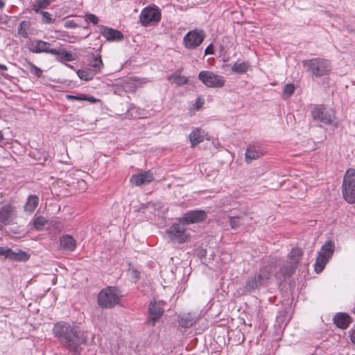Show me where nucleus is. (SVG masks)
<instances>
[{
	"label": "nucleus",
	"instance_id": "1",
	"mask_svg": "<svg viewBox=\"0 0 355 355\" xmlns=\"http://www.w3.org/2000/svg\"><path fill=\"white\" fill-rule=\"evenodd\" d=\"M55 338L73 355H80L81 345L85 343L86 338L80 327L75 323L57 322L53 329Z\"/></svg>",
	"mask_w": 355,
	"mask_h": 355
},
{
	"label": "nucleus",
	"instance_id": "2",
	"mask_svg": "<svg viewBox=\"0 0 355 355\" xmlns=\"http://www.w3.org/2000/svg\"><path fill=\"white\" fill-rule=\"evenodd\" d=\"M302 64L307 71L317 77L328 74L331 69L329 60L322 58L306 60L302 62Z\"/></svg>",
	"mask_w": 355,
	"mask_h": 355
},
{
	"label": "nucleus",
	"instance_id": "3",
	"mask_svg": "<svg viewBox=\"0 0 355 355\" xmlns=\"http://www.w3.org/2000/svg\"><path fill=\"white\" fill-rule=\"evenodd\" d=\"M121 297L119 289L110 286L98 293V303L103 308L111 309L119 303Z\"/></svg>",
	"mask_w": 355,
	"mask_h": 355
},
{
	"label": "nucleus",
	"instance_id": "4",
	"mask_svg": "<svg viewBox=\"0 0 355 355\" xmlns=\"http://www.w3.org/2000/svg\"><path fill=\"white\" fill-rule=\"evenodd\" d=\"M302 256V251L300 248H293L288 254V263L283 266L279 270V273H276L275 276L277 279H280L281 277L286 278L291 276L294 273L297 264L300 261Z\"/></svg>",
	"mask_w": 355,
	"mask_h": 355
},
{
	"label": "nucleus",
	"instance_id": "5",
	"mask_svg": "<svg viewBox=\"0 0 355 355\" xmlns=\"http://www.w3.org/2000/svg\"><path fill=\"white\" fill-rule=\"evenodd\" d=\"M343 198L349 204L355 202V169L348 168L342 184Z\"/></svg>",
	"mask_w": 355,
	"mask_h": 355
},
{
	"label": "nucleus",
	"instance_id": "6",
	"mask_svg": "<svg viewBox=\"0 0 355 355\" xmlns=\"http://www.w3.org/2000/svg\"><path fill=\"white\" fill-rule=\"evenodd\" d=\"M335 250L334 243L331 241H327L318 252V257L315 263V271L320 273L322 271L324 266L331 258Z\"/></svg>",
	"mask_w": 355,
	"mask_h": 355
},
{
	"label": "nucleus",
	"instance_id": "7",
	"mask_svg": "<svg viewBox=\"0 0 355 355\" xmlns=\"http://www.w3.org/2000/svg\"><path fill=\"white\" fill-rule=\"evenodd\" d=\"M161 17V11L157 6H147L139 15V22L143 26H148L159 22Z\"/></svg>",
	"mask_w": 355,
	"mask_h": 355
},
{
	"label": "nucleus",
	"instance_id": "8",
	"mask_svg": "<svg viewBox=\"0 0 355 355\" xmlns=\"http://www.w3.org/2000/svg\"><path fill=\"white\" fill-rule=\"evenodd\" d=\"M311 116L314 120L338 127V123L334 121L336 116L332 110H327L323 106H315L311 111Z\"/></svg>",
	"mask_w": 355,
	"mask_h": 355
},
{
	"label": "nucleus",
	"instance_id": "9",
	"mask_svg": "<svg viewBox=\"0 0 355 355\" xmlns=\"http://www.w3.org/2000/svg\"><path fill=\"white\" fill-rule=\"evenodd\" d=\"M198 79L207 87L219 88L224 86L225 79L211 71H202L198 74Z\"/></svg>",
	"mask_w": 355,
	"mask_h": 355
},
{
	"label": "nucleus",
	"instance_id": "10",
	"mask_svg": "<svg viewBox=\"0 0 355 355\" xmlns=\"http://www.w3.org/2000/svg\"><path fill=\"white\" fill-rule=\"evenodd\" d=\"M186 224L183 223H173L168 230L167 234L171 241L183 243L187 241L189 234L185 227Z\"/></svg>",
	"mask_w": 355,
	"mask_h": 355
},
{
	"label": "nucleus",
	"instance_id": "11",
	"mask_svg": "<svg viewBox=\"0 0 355 355\" xmlns=\"http://www.w3.org/2000/svg\"><path fill=\"white\" fill-rule=\"evenodd\" d=\"M205 39L202 31L193 30L188 32L184 37V44L187 49H193L199 46Z\"/></svg>",
	"mask_w": 355,
	"mask_h": 355
},
{
	"label": "nucleus",
	"instance_id": "12",
	"mask_svg": "<svg viewBox=\"0 0 355 355\" xmlns=\"http://www.w3.org/2000/svg\"><path fill=\"white\" fill-rule=\"evenodd\" d=\"M4 257L11 261H26L29 259V255L21 250L16 249L15 250L7 246L0 247V257Z\"/></svg>",
	"mask_w": 355,
	"mask_h": 355
},
{
	"label": "nucleus",
	"instance_id": "13",
	"mask_svg": "<svg viewBox=\"0 0 355 355\" xmlns=\"http://www.w3.org/2000/svg\"><path fill=\"white\" fill-rule=\"evenodd\" d=\"M206 218V211L203 210H193L187 212L182 217L178 219V221L185 223L186 225H189L201 222Z\"/></svg>",
	"mask_w": 355,
	"mask_h": 355
},
{
	"label": "nucleus",
	"instance_id": "14",
	"mask_svg": "<svg viewBox=\"0 0 355 355\" xmlns=\"http://www.w3.org/2000/svg\"><path fill=\"white\" fill-rule=\"evenodd\" d=\"M164 303L162 301L150 302L148 306V322L153 325L164 313Z\"/></svg>",
	"mask_w": 355,
	"mask_h": 355
},
{
	"label": "nucleus",
	"instance_id": "15",
	"mask_svg": "<svg viewBox=\"0 0 355 355\" xmlns=\"http://www.w3.org/2000/svg\"><path fill=\"white\" fill-rule=\"evenodd\" d=\"M153 180V173L150 171H146L133 175L130 181L135 186H141L151 182Z\"/></svg>",
	"mask_w": 355,
	"mask_h": 355
},
{
	"label": "nucleus",
	"instance_id": "16",
	"mask_svg": "<svg viewBox=\"0 0 355 355\" xmlns=\"http://www.w3.org/2000/svg\"><path fill=\"white\" fill-rule=\"evenodd\" d=\"M99 31L109 41H120L123 39V35L116 29L101 26Z\"/></svg>",
	"mask_w": 355,
	"mask_h": 355
},
{
	"label": "nucleus",
	"instance_id": "17",
	"mask_svg": "<svg viewBox=\"0 0 355 355\" xmlns=\"http://www.w3.org/2000/svg\"><path fill=\"white\" fill-rule=\"evenodd\" d=\"M54 49L51 48L49 42L37 40L33 43L30 51L35 53H47L52 55Z\"/></svg>",
	"mask_w": 355,
	"mask_h": 355
},
{
	"label": "nucleus",
	"instance_id": "18",
	"mask_svg": "<svg viewBox=\"0 0 355 355\" xmlns=\"http://www.w3.org/2000/svg\"><path fill=\"white\" fill-rule=\"evenodd\" d=\"M60 246L64 251L73 252L76 248V241L71 235H63L60 238Z\"/></svg>",
	"mask_w": 355,
	"mask_h": 355
},
{
	"label": "nucleus",
	"instance_id": "19",
	"mask_svg": "<svg viewBox=\"0 0 355 355\" xmlns=\"http://www.w3.org/2000/svg\"><path fill=\"white\" fill-rule=\"evenodd\" d=\"M144 82L137 77H128L122 81V87L124 91L131 92L135 91Z\"/></svg>",
	"mask_w": 355,
	"mask_h": 355
},
{
	"label": "nucleus",
	"instance_id": "20",
	"mask_svg": "<svg viewBox=\"0 0 355 355\" xmlns=\"http://www.w3.org/2000/svg\"><path fill=\"white\" fill-rule=\"evenodd\" d=\"M334 324L342 329H345L351 323L352 320L350 316L345 313H338L334 317Z\"/></svg>",
	"mask_w": 355,
	"mask_h": 355
},
{
	"label": "nucleus",
	"instance_id": "21",
	"mask_svg": "<svg viewBox=\"0 0 355 355\" xmlns=\"http://www.w3.org/2000/svg\"><path fill=\"white\" fill-rule=\"evenodd\" d=\"M52 55H56V59L62 62L65 61L70 62L76 60V58L72 53L61 48L55 49Z\"/></svg>",
	"mask_w": 355,
	"mask_h": 355
},
{
	"label": "nucleus",
	"instance_id": "22",
	"mask_svg": "<svg viewBox=\"0 0 355 355\" xmlns=\"http://www.w3.org/2000/svg\"><path fill=\"white\" fill-rule=\"evenodd\" d=\"M205 139V132L200 129L196 128L189 135V140L192 147L202 142Z\"/></svg>",
	"mask_w": 355,
	"mask_h": 355
},
{
	"label": "nucleus",
	"instance_id": "23",
	"mask_svg": "<svg viewBox=\"0 0 355 355\" xmlns=\"http://www.w3.org/2000/svg\"><path fill=\"white\" fill-rule=\"evenodd\" d=\"M39 203V198L35 195H30L26 204L24 205V211L28 214H32Z\"/></svg>",
	"mask_w": 355,
	"mask_h": 355
},
{
	"label": "nucleus",
	"instance_id": "24",
	"mask_svg": "<svg viewBox=\"0 0 355 355\" xmlns=\"http://www.w3.org/2000/svg\"><path fill=\"white\" fill-rule=\"evenodd\" d=\"M262 155V151L260 150L259 148L254 146L249 147L245 152L246 162L248 163H250L252 161L259 158Z\"/></svg>",
	"mask_w": 355,
	"mask_h": 355
},
{
	"label": "nucleus",
	"instance_id": "25",
	"mask_svg": "<svg viewBox=\"0 0 355 355\" xmlns=\"http://www.w3.org/2000/svg\"><path fill=\"white\" fill-rule=\"evenodd\" d=\"M12 211V207L10 205L3 206L0 209V222L4 225L8 224Z\"/></svg>",
	"mask_w": 355,
	"mask_h": 355
},
{
	"label": "nucleus",
	"instance_id": "26",
	"mask_svg": "<svg viewBox=\"0 0 355 355\" xmlns=\"http://www.w3.org/2000/svg\"><path fill=\"white\" fill-rule=\"evenodd\" d=\"M263 283L261 279L259 278V275H254L253 277H250L245 284V289L250 292L254 291L258 288L260 286H261Z\"/></svg>",
	"mask_w": 355,
	"mask_h": 355
},
{
	"label": "nucleus",
	"instance_id": "27",
	"mask_svg": "<svg viewBox=\"0 0 355 355\" xmlns=\"http://www.w3.org/2000/svg\"><path fill=\"white\" fill-rule=\"evenodd\" d=\"M196 321V318L191 313L183 314L180 317L179 324L184 328L191 327Z\"/></svg>",
	"mask_w": 355,
	"mask_h": 355
},
{
	"label": "nucleus",
	"instance_id": "28",
	"mask_svg": "<svg viewBox=\"0 0 355 355\" xmlns=\"http://www.w3.org/2000/svg\"><path fill=\"white\" fill-rule=\"evenodd\" d=\"M89 65V69H91L93 71H95L96 74L98 73L103 67V63L101 55H94L93 60L90 62Z\"/></svg>",
	"mask_w": 355,
	"mask_h": 355
},
{
	"label": "nucleus",
	"instance_id": "29",
	"mask_svg": "<svg viewBox=\"0 0 355 355\" xmlns=\"http://www.w3.org/2000/svg\"><path fill=\"white\" fill-rule=\"evenodd\" d=\"M248 62H236L232 67V71L236 73L242 74L245 73L250 68Z\"/></svg>",
	"mask_w": 355,
	"mask_h": 355
},
{
	"label": "nucleus",
	"instance_id": "30",
	"mask_svg": "<svg viewBox=\"0 0 355 355\" xmlns=\"http://www.w3.org/2000/svg\"><path fill=\"white\" fill-rule=\"evenodd\" d=\"M274 271V266L268 265L261 268L259 273V278L261 279L262 282L264 283L268 280L272 276V273Z\"/></svg>",
	"mask_w": 355,
	"mask_h": 355
},
{
	"label": "nucleus",
	"instance_id": "31",
	"mask_svg": "<svg viewBox=\"0 0 355 355\" xmlns=\"http://www.w3.org/2000/svg\"><path fill=\"white\" fill-rule=\"evenodd\" d=\"M78 76L83 80L88 81L92 80L96 75L95 71H93L91 69H79L76 72Z\"/></svg>",
	"mask_w": 355,
	"mask_h": 355
},
{
	"label": "nucleus",
	"instance_id": "32",
	"mask_svg": "<svg viewBox=\"0 0 355 355\" xmlns=\"http://www.w3.org/2000/svg\"><path fill=\"white\" fill-rule=\"evenodd\" d=\"M47 220L45 217L39 216L35 217L32 220V225L34 229L37 231H41L44 229L45 225L47 223Z\"/></svg>",
	"mask_w": 355,
	"mask_h": 355
},
{
	"label": "nucleus",
	"instance_id": "33",
	"mask_svg": "<svg viewBox=\"0 0 355 355\" xmlns=\"http://www.w3.org/2000/svg\"><path fill=\"white\" fill-rule=\"evenodd\" d=\"M30 28V23L27 21H21L18 26V34L23 37H26L28 36V30Z\"/></svg>",
	"mask_w": 355,
	"mask_h": 355
},
{
	"label": "nucleus",
	"instance_id": "34",
	"mask_svg": "<svg viewBox=\"0 0 355 355\" xmlns=\"http://www.w3.org/2000/svg\"><path fill=\"white\" fill-rule=\"evenodd\" d=\"M28 66L30 72L37 78H40L42 76V70L40 68L37 67L31 62H28Z\"/></svg>",
	"mask_w": 355,
	"mask_h": 355
},
{
	"label": "nucleus",
	"instance_id": "35",
	"mask_svg": "<svg viewBox=\"0 0 355 355\" xmlns=\"http://www.w3.org/2000/svg\"><path fill=\"white\" fill-rule=\"evenodd\" d=\"M170 79L173 80V82L178 85H184L187 82V79L186 77L177 73H175L173 76H171Z\"/></svg>",
	"mask_w": 355,
	"mask_h": 355
},
{
	"label": "nucleus",
	"instance_id": "36",
	"mask_svg": "<svg viewBox=\"0 0 355 355\" xmlns=\"http://www.w3.org/2000/svg\"><path fill=\"white\" fill-rule=\"evenodd\" d=\"M39 13L42 15V22L44 24H52L55 20V19L53 17L52 15L46 11H40Z\"/></svg>",
	"mask_w": 355,
	"mask_h": 355
},
{
	"label": "nucleus",
	"instance_id": "37",
	"mask_svg": "<svg viewBox=\"0 0 355 355\" xmlns=\"http://www.w3.org/2000/svg\"><path fill=\"white\" fill-rule=\"evenodd\" d=\"M295 91V86L293 84H286L283 90V95L285 98H289Z\"/></svg>",
	"mask_w": 355,
	"mask_h": 355
},
{
	"label": "nucleus",
	"instance_id": "38",
	"mask_svg": "<svg viewBox=\"0 0 355 355\" xmlns=\"http://www.w3.org/2000/svg\"><path fill=\"white\" fill-rule=\"evenodd\" d=\"M85 18L87 21H89L94 25L97 24L98 22V18L95 15L92 13L85 14Z\"/></svg>",
	"mask_w": 355,
	"mask_h": 355
},
{
	"label": "nucleus",
	"instance_id": "39",
	"mask_svg": "<svg viewBox=\"0 0 355 355\" xmlns=\"http://www.w3.org/2000/svg\"><path fill=\"white\" fill-rule=\"evenodd\" d=\"M128 273L132 280L138 279L139 275V272L134 268H130Z\"/></svg>",
	"mask_w": 355,
	"mask_h": 355
},
{
	"label": "nucleus",
	"instance_id": "40",
	"mask_svg": "<svg viewBox=\"0 0 355 355\" xmlns=\"http://www.w3.org/2000/svg\"><path fill=\"white\" fill-rule=\"evenodd\" d=\"M239 218L236 217H230V225L232 229H236L239 226Z\"/></svg>",
	"mask_w": 355,
	"mask_h": 355
},
{
	"label": "nucleus",
	"instance_id": "41",
	"mask_svg": "<svg viewBox=\"0 0 355 355\" xmlns=\"http://www.w3.org/2000/svg\"><path fill=\"white\" fill-rule=\"evenodd\" d=\"M64 26L66 28H76L78 26V25L75 22L74 20L71 19V20H67L64 24Z\"/></svg>",
	"mask_w": 355,
	"mask_h": 355
},
{
	"label": "nucleus",
	"instance_id": "42",
	"mask_svg": "<svg viewBox=\"0 0 355 355\" xmlns=\"http://www.w3.org/2000/svg\"><path fill=\"white\" fill-rule=\"evenodd\" d=\"M67 98L69 100H77V101H85L87 100V97L85 95L83 96H73V95H67Z\"/></svg>",
	"mask_w": 355,
	"mask_h": 355
},
{
	"label": "nucleus",
	"instance_id": "43",
	"mask_svg": "<svg viewBox=\"0 0 355 355\" xmlns=\"http://www.w3.org/2000/svg\"><path fill=\"white\" fill-rule=\"evenodd\" d=\"M352 342L355 345V325L349 331Z\"/></svg>",
	"mask_w": 355,
	"mask_h": 355
},
{
	"label": "nucleus",
	"instance_id": "44",
	"mask_svg": "<svg viewBox=\"0 0 355 355\" xmlns=\"http://www.w3.org/2000/svg\"><path fill=\"white\" fill-rule=\"evenodd\" d=\"M213 53H214L213 46H212V44H210V45H209V46L205 49V55H209V54H213Z\"/></svg>",
	"mask_w": 355,
	"mask_h": 355
},
{
	"label": "nucleus",
	"instance_id": "45",
	"mask_svg": "<svg viewBox=\"0 0 355 355\" xmlns=\"http://www.w3.org/2000/svg\"><path fill=\"white\" fill-rule=\"evenodd\" d=\"M203 103L204 101H202L200 98H198L195 103V106L196 107L197 109H199L200 107H202Z\"/></svg>",
	"mask_w": 355,
	"mask_h": 355
},
{
	"label": "nucleus",
	"instance_id": "46",
	"mask_svg": "<svg viewBox=\"0 0 355 355\" xmlns=\"http://www.w3.org/2000/svg\"><path fill=\"white\" fill-rule=\"evenodd\" d=\"M0 69H1L3 71H7L8 67L4 64H0Z\"/></svg>",
	"mask_w": 355,
	"mask_h": 355
},
{
	"label": "nucleus",
	"instance_id": "47",
	"mask_svg": "<svg viewBox=\"0 0 355 355\" xmlns=\"http://www.w3.org/2000/svg\"><path fill=\"white\" fill-rule=\"evenodd\" d=\"M5 6V3L3 0H0V9H2Z\"/></svg>",
	"mask_w": 355,
	"mask_h": 355
},
{
	"label": "nucleus",
	"instance_id": "48",
	"mask_svg": "<svg viewBox=\"0 0 355 355\" xmlns=\"http://www.w3.org/2000/svg\"><path fill=\"white\" fill-rule=\"evenodd\" d=\"M4 139L3 134L1 131H0V142H1Z\"/></svg>",
	"mask_w": 355,
	"mask_h": 355
},
{
	"label": "nucleus",
	"instance_id": "49",
	"mask_svg": "<svg viewBox=\"0 0 355 355\" xmlns=\"http://www.w3.org/2000/svg\"><path fill=\"white\" fill-rule=\"evenodd\" d=\"M90 98H91V99H90V101H91L92 102L95 101V99L94 98V97H91Z\"/></svg>",
	"mask_w": 355,
	"mask_h": 355
},
{
	"label": "nucleus",
	"instance_id": "50",
	"mask_svg": "<svg viewBox=\"0 0 355 355\" xmlns=\"http://www.w3.org/2000/svg\"><path fill=\"white\" fill-rule=\"evenodd\" d=\"M227 204H228V203L222 202V203H221V205H222V206H225V205H227Z\"/></svg>",
	"mask_w": 355,
	"mask_h": 355
},
{
	"label": "nucleus",
	"instance_id": "51",
	"mask_svg": "<svg viewBox=\"0 0 355 355\" xmlns=\"http://www.w3.org/2000/svg\"><path fill=\"white\" fill-rule=\"evenodd\" d=\"M80 183H82V184H85V182H83V181H82Z\"/></svg>",
	"mask_w": 355,
	"mask_h": 355
}]
</instances>
